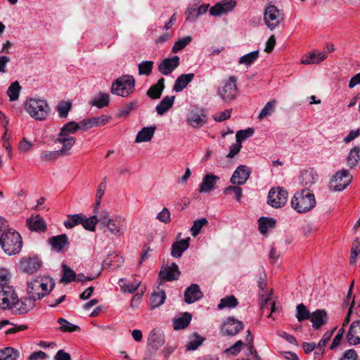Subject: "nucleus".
I'll use <instances>...</instances> for the list:
<instances>
[{
    "mask_svg": "<svg viewBox=\"0 0 360 360\" xmlns=\"http://www.w3.org/2000/svg\"><path fill=\"white\" fill-rule=\"evenodd\" d=\"M0 245L8 255L18 253L22 246V238L19 233L8 228V221L0 217Z\"/></svg>",
    "mask_w": 360,
    "mask_h": 360,
    "instance_id": "obj_1",
    "label": "nucleus"
},
{
    "mask_svg": "<svg viewBox=\"0 0 360 360\" xmlns=\"http://www.w3.org/2000/svg\"><path fill=\"white\" fill-rule=\"evenodd\" d=\"M55 283L48 278H37L27 282V292L33 301L39 300L49 295L53 290Z\"/></svg>",
    "mask_w": 360,
    "mask_h": 360,
    "instance_id": "obj_2",
    "label": "nucleus"
},
{
    "mask_svg": "<svg viewBox=\"0 0 360 360\" xmlns=\"http://www.w3.org/2000/svg\"><path fill=\"white\" fill-rule=\"evenodd\" d=\"M316 204L314 193L306 189L295 193L291 200L292 207L299 213H305L312 210Z\"/></svg>",
    "mask_w": 360,
    "mask_h": 360,
    "instance_id": "obj_3",
    "label": "nucleus"
},
{
    "mask_svg": "<svg viewBox=\"0 0 360 360\" xmlns=\"http://www.w3.org/2000/svg\"><path fill=\"white\" fill-rule=\"evenodd\" d=\"M27 112L36 120H46L50 112V107L45 100L30 98L25 103Z\"/></svg>",
    "mask_w": 360,
    "mask_h": 360,
    "instance_id": "obj_4",
    "label": "nucleus"
},
{
    "mask_svg": "<svg viewBox=\"0 0 360 360\" xmlns=\"http://www.w3.org/2000/svg\"><path fill=\"white\" fill-rule=\"evenodd\" d=\"M135 80L131 75H122L112 84L111 93L122 97H127L134 91Z\"/></svg>",
    "mask_w": 360,
    "mask_h": 360,
    "instance_id": "obj_5",
    "label": "nucleus"
},
{
    "mask_svg": "<svg viewBox=\"0 0 360 360\" xmlns=\"http://www.w3.org/2000/svg\"><path fill=\"white\" fill-rule=\"evenodd\" d=\"M105 226L112 235L120 237L123 236L127 231V219L121 215L116 214L111 217L110 219L105 222Z\"/></svg>",
    "mask_w": 360,
    "mask_h": 360,
    "instance_id": "obj_6",
    "label": "nucleus"
},
{
    "mask_svg": "<svg viewBox=\"0 0 360 360\" xmlns=\"http://www.w3.org/2000/svg\"><path fill=\"white\" fill-rule=\"evenodd\" d=\"M283 20V14L276 6L269 5L265 8L264 21L267 27L271 30L278 27Z\"/></svg>",
    "mask_w": 360,
    "mask_h": 360,
    "instance_id": "obj_7",
    "label": "nucleus"
},
{
    "mask_svg": "<svg viewBox=\"0 0 360 360\" xmlns=\"http://www.w3.org/2000/svg\"><path fill=\"white\" fill-rule=\"evenodd\" d=\"M237 77L231 76L223 82V85L218 90L221 98L228 102L235 99L237 96Z\"/></svg>",
    "mask_w": 360,
    "mask_h": 360,
    "instance_id": "obj_8",
    "label": "nucleus"
},
{
    "mask_svg": "<svg viewBox=\"0 0 360 360\" xmlns=\"http://www.w3.org/2000/svg\"><path fill=\"white\" fill-rule=\"evenodd\" d=\"M288 192L281 188H272L268 194L267 203L275 208H280L284 206L288 199Z\"/></svg>",
    "mask_w": 360,
    "mask_h": 360,
    "instance_id": "obj_9",
    "label": "nucleus"
},
{
    "mask_svg": "<svg viewBox=\"0 0 360 360\" xmlns=\"http://www.w3.org/2000/svg\"><path fill=\"white\" fill-rule=\"evenodd\" d=\"M18 301V295L11 285L3 286L0 290V309H12L15 302Z\"/></svg>",
    "mask_w": 360,
    "mask_h": 360,
    "instance_id": "obj_10",
    "label": "nucleus"
},
{
    "mask_svg": "<svg viewBox=\"0 0 360 360\" xmlns=\"http://www.w3.org/2000/svg\"><path fill=\"white\" fill-rule=\"evenodd\" d=\"M352 180V176L349 171L342 169L334 174L330 181V186L333 188L335 191H342L349 185Z\"/></svg>",
    "mask_w": 360,
    "mask_h": 360,
    "instance_id": "obj_11",
    "label": "nucleus"
},
{
    "mask_svg": "<svg viewBox=\"0 0 360 360\" xmlns=\"http://www.w3.org/2000/svg\"><path fill=\"white\" fill-rule=\"evenodd\" d=\"M244 328V324L233 317H228L221 326L220 333L222 335L235 336Z\"/></svg>",
    "mask_w": 360,
    "mask_h": 360,
    "instance_id": "obj_12",
    "label": "nucleus"
},
{
    "mask_svg": "<svg viewBox=\"0 0 360 360\" xmlns=\"http://www.w3.org/2000/svg\"><path fill=\"white\" fill-rule=\"evenodd\" d=\"M251 174V169L246 165H240L233 172L231 182L233 185H243L246 183Z\"/></svg>",
    "mask_w": 360,
    "mask_h": 360,
    "instance_id": "obj_13",
    "label": "nucleus"
},
{
    "mask_svg": "<svg viewBox=\"0 0 360 360\" xmlns=\"http://www.w3.org/2000/svg\"><path fill=\"white\" fill-rule=\"evenodd\" d=\"M207 120V117L202 109L192 110L187 115V122L194 128L203 126Z\"/></svg>",
    "mask_w": 360,
    "mask_h": 360,
    "instance_id": "obj_14",
    "label": "nucleus"
},
{
    "mask_svg": "<svg viewBox=\"0 0 360 360\" xmlns=\"http://www.w3.org/2000/svg\"><path fill=\"white\" fill-rule=\"evenodd\" d=\"M236 5V1L235 0H222L210 9V14L212 16H219L231 11Z\"/></svg>",
    "mask_w": 360,
    "mask_h": 360,
    "instance_id": "obj_15",
    "label": "nucleus"
},
{
    "mask_svg": "<svg viewBox=\"0 0 360 360\" xmlns=\"http://www.w3.org/2000/svg\"><path fill=\"white\" fill-rule=\"evenodd\" d=\"M41 264V261L37 257H29L20 260L19 268L24 273L32 274L39 269Z\"/></svg>",
    "mask_w": 360,
    "mask_h": 360,
    "instance_id": "obj_16",
    "label": "nucleus"
},
{
    "mask_svg": "<svg viewBox=\"0 0 360 360\" xmlns=\"http://www.w3.org/2000/svg\"><path fill=\"white\" fill-rule=\"evenodd\" d=\"M179 60L180 59L178 56L165 58L158 65V69L162 75H168L179 65Z\"/></svg>",
    "mask_w": 360,
    "mask_h": 360,
    "instance_id": "obj_17",
    "label": "nucleus"
},
{
    "mask_svg": "<svg viewBox=\"0 0 360 360\" xmlns=\"http://www.w3.org/2000/svg\"><path fill=\"white\" fill-rule=\"evenodd\" d=\"M110 120V117L102 115L101 116L93 117L91 118H86L80 121L82 130L86 131L94 127L103 126Z\"/></svg>",
    "mask_w": 360,
    "mask_h": 360,
    "instance_id": "obj_18",
    "label": "nucleus"
},
{
    "mask_svg": "<svg viewBox=\"0 0 360 360\" xmlns=\"http://www.w3.org/2000/svg\"><path fill=\"white\" fill-rule=\"evenodd\" d=\"M72 134L66 131H62L60 129V132L56 139V141L63 145L60 149V153L63 154H70L69 151L76 142V138L71 136Z\"/></svg>",
    "mask_w": 360,
    "mask_h": 360,
    "instance_id": "obj_19",
    "label": "nucleus"
},
{
    "mask_svg": "<svg viewBox=\"0 0 360 360\" xmlns=\"http://www.w3.org/2000/svg\"><path fill=\"white\" fill-rule=\"evenodd\" d=\"M318 179L319 176L316 172L312 168H309L308 169L302 171L300 176L301 185L307 191H309V188L316 184Z\"/></svg>",
    "mask_w": 360,
    "mask_h": 360,
    "instance_id": "obj_20",
    "label": "nucleus"
},
{
    "mask_svg": "<svg viewBox=\"0 0 360 360\" xmlns=\"http://www.w3.org/2000/svg\"><path fill=\"white\" fill-rule=\"evenodd\" d=\"M203 296L198 284H191L184 292V300L188 304L193 303L200 300Z\"/></svg>",
    "mask_w": 360,
    "mask_h": 360,
    "instance_id": "obj_21",
    "label": "nucleus"
},
{
    "mask_svg": "<svg viewBox=\"0 0 360 360\" xmlns=\"http://www.w3.org/2000/svg\"><path fill=\"white\" fill-rule=\"evenodd\" d=\"M219 180V177L214 174H207L205 175V176L202 179V183L199 186V193H210L212 190L214 188L215 185L217 184Z\"/></svg>",
    "mask_w": 360,
    "mask_h": 360,
    "instance_id": "obj_22",
    "label": "nucleus"
},
{
    "mask_svg": "<svg viewBox=\"0 0 360 360\" xmlns=\"http://www.w3.org/2000/svg\"><path fill=\"white\" fill-rule=\"evenodd\" d=\"M347 340L350 345L360 344V321H355L351 324L348 333L346 336Z\"/></svg>",
    "mask_w": 360,
    "mask_h": 360,
    "instance_id": "obj_23",
    "label": "nucleus"
},
{
    "mask_svg": "<svg viewBox=\"0 0 360 360\" xmlns=\"http://www.w3.org/2000/svg\"><path fill=\"white\" fill-rule=\"evenodd\" d=\"M310 321L312 323V327L315 330L319 329L325 325L328 321L327 313L323 309H317L311 314Z\"/></svg>",
    "mask_w": 360,
    "mask_h": 360,
    "instance_id": "obj_24",
    "label": "nucleus"
},
{
    "mask_svg": "<svg viewBox=\"0 0 360 360\" xmlns=\"http://www.w3.org/2000/svg\"><path fill=\"white\" fill-rule=\"evenodd\" d=\"M49 243L52 249L57 252H62L69 245L68 238L65 233L51 237L49 239Z\"/></svg>",
    "mask_w": 360,
    "mask_h": 360,
    "instance_id": "obj_25",
    "label": "nucleus"
},
{
    "mask_svg": "<svg viewBox=\"0 0 360 360\" xmlns=\"http://www.w3.org/2000/svg\"><path fill=\"white\" fill-rule=\"evenodd\" d=\"M181 274L178 265L172 263L171 266L160 271V277L162 280L172 281L177 280Z\"/></svg>",
    "mask_w": 360,
    "mask_h": 360,
    "instance_id": "obj_26",
    "label": "nucleus"
},
{
    "mask_svg": "<svg viewBox=\"0 0 360 360\" xmlns=\"http://www.w3.org/2000/svg\"><path fill=\"white\" fill-rule=\"evenodd\" d=\"M165 343V335L160 330H153L148 338V345L155 350L162 347Z\"/></svg>",
    "mask_w": 360,
    "mask_h": 360,
    "instance_id": "obj_27",
    "label": "nucleus"
},
{
    "mask_svg": "<svg viewBox=\"0 0 360 360\" xmlns=\"http://www.w3.org/2000/svg\"><path fill=\"white\" fill-rule=\"evenodd\" d=\"M27 226L31 231L44 232L46 230V224L42 217L39 215L31 217L27 219Z\"/></svg>",
    "mask_w": 360,
    "mask_h": 360,
    "instance_id": "obj_28",
    "label": "nucleus"
},
{
    "mask_svg": "<svg viewBox=\"0 0 360 360\" xmlns=\"http://www.w3.org/2000/svg\"><path fill=\"white\" fill-rule=\"evenodd\" d=\"M34 301L30 297L25 301L19 300L18 298V301L15 302L12 310L16 314H23L30 311L34 307Z\"/></svg>",
    "mask_w": 360,
    "mask_h": 360,
    "instance_id": "obj_29",
    "label": "nucleus"
},
{
    "mask_svg": "<svg viewBox=\"0 0 360 360\" xmlns=\"http://www.w3.org/2000/svg\"><path fill=\"white\" fill-rule=\"evenodd\" d=\"M155 130L156 126L155 125L142 128L137 134L135 142L141 143L150 141L153 137Z\"/></svg>",
    "mask_w": 360,
    "mask_h": 360,
    "instance_id": "obj_30",
    "label": "nucleus"
},
{
    "mask_svg": "<svg viewBox=\"0 0 360 360\" xmlns=\"http://www.w3.org/2000/svg\"><path fill=\"white\" fill-rule=\"evenodd\" d=\"M190 238L188 237L184 240H181L174 243L172 246L171 255L172 257L179 258L183 252L189 247Z\"/></svg>",
    "mask_w": 360,
    "mask_h": 360,
    "instance_id": "obj_31",
    "label": "nucleus"
},
{
    "mask_svg": "<svg viewBox=\"0 0 360 360\" xmlns=\"http://www.w3.org/2000/svg\"><path fill=\"white\" fill-rule=\"evenodd\" d=\"M194 78L193 73L182 74L176 79L173 90L176 92L182 91Z\"/></svg>",
    "mask_w": 360,
    "mask_h": 360,
    "instance_id": "obj_32",
    "label": "nucleus"
},
{
    "mask_svg": "<svg viewBox=\"0 0 360 360\" xmlns=\"http://www.w3.org/2000/svg\"><path fill=\"white\" fill-rule=\"evenodd\" d=\"M165 89V79L160 78L158 79L157 84L151 86L147 91L146 94L152 99L160 98L162 91Z\"/></svg>",
    "mask_w": 360,
    "mask_h": 360,
    "instance_id": "obj_33",
    "label": "nucleus"
},
{
    "mask_svg": "<svg viewBox=\"0 0 360 360\" xmlns=\"http://www.w3.org/2000/svg\"><path fill=\"white\" fill-rule=\"evenodd\" d=\"M122 292L134 293L138 289L141 284V281L135 280L134 282L127 281L126 278H120L118 281Z\"/></svg>",
    "mask_w": 360,
    "mask_h": 360,
    "instance_id": "obj_34",
    "label": "nucleus"
},
{
    "mask_svg": "<svg viewBox=\"0 0 360 360\" xmlns=\"http://www.w3.org/2000/svg\"><path fill=\"white\" fill-rule=\"evenodd\" d=\"M174 98V96H165L156 106L155 110L157 111V113L159 115H162L166 112H167L172 107Z\"/></svg>",
    "mask_w": 360,
    "mask_h": 360,
    "instance_id": "obj_35",
    "label": "nucleus"
},
{
    "mask_svg": "<svg viewBox=\"0 0 360 360\" xmlns=\"http://www.w3.org/2000/svg\"><path fill=\"white\" fill-rule=\"evenodd\" d=\"M276 220L271 217H262L258 219L259 230L262 234L267 233L269 229L275 227Z\"/></svg>",
    "mask_w": 360,
    "mask_h": 360,
    "instance_id": "obj_36",
    "label": "nucleus"
},
{
    "mask_svg": "<svg viewBox=\"0 0 360 360\" xmlns=\"http://www.w3.org/2000/svg\"><path fill=\"white\" fill-rule=\"evenodd\" d=\"M192 316L188 312H185L181 317L174 319L173 328L175 330L186 328L191 323Z\"/></svg>",
    "mask_w": 360,
    "mask_h": 360,
    "instance_id": "obj_37",
    "label": "nucleus"
},
{
    "mask_svg": "<svg viewBox=\"0 0 360 360\" xmlns=\"http://www.w3.org/2000/svg\"><path fill=\"white\" fill-rule=\"evenodd\" d=\"M166 299V294L164 290H158L151 294L150 297V306L154 309L162 305Z\"/></svg>",
    "mask_w": 360,
    "mask_h": 360,
    "instance_id": "obj_38",
    "label": "nucleus"
},
{
    "mask_svg": "<svg viewBox=\"0 0 360 360\" xmlns=\"http://www.w3.org/2000/svg\"><path fill=\"white\" fill-rule=\"evenodd\" d=\"M63 276L60 280L61 283H69L76 281L75 272L66 264H62Z\"/></svg>",
    "mask_w": 360,
    "mask_h": 360,
    "instance_id": "obj_39",
    "label": "nucleus"
},
{
    "mask_svg": "<svg viewBox=\"0 0 360 360\" xmlns=\"http://www.w3.org/2000/svg\"><path fill=\"white\" fill-rule=\"evenodd\" d=\"M82 214H68L63 222V225L66 229H72L79 224L82 225Z\"/></svg>",
    "mask_w": 360,
    "mask_h": 360,
    "instance_id": "obj_40",
    "label": "nucleus"
},
{
    "mask_svg": "<svg viewBox=\"0 0 360 360\" xmlns=\"http://www.w3.org/2000/svg\"><path fill=\"white\" fill-rule=\"evenodd\" d=\"M110 96L107 94L100 92L98 97L94 98L90 102V104L93 106H96L98 108H103L109 105Z\"/></svg>",
    "mask_w": 360,
    "mask_h": 360,
    "instance_id": "obj_41",
    "label": "nucleus"
},
{
    "mask_svg": "<svg viewBox=\"0 0 360 360\" xmlns=\"http://www.w3.org/2000/svg\"><path fill=\"white\" fill-rule=\"evenodd\" d=\"M360 160V147L356 146L351 149L347 158V165L350 168L354 167Z\"/></svg>",
    "mask_w": 360,
    "mask_h": 360,
    "instance_id": "obj_42",
    "label": "nucleus"
},
{
    "mask_svg": "<svg viewBox=\"0 0 360 360\" xmlns=\"http://www.w3.org/2000/svg\"><path fill=\"white\" fill-rule=\"evenodd\" d=\"M98 223V217L96 214H94L89 217H86L84 214H83V219L82 221V226L86 230L90 231H94L96 225Z\"/></svg>",
    "mask_w": 360,
    "mask_h": 360,
    "instance_id": "obj_43",
    "label": "nucleus"
},
{
    "mask_svg": "<svg viewBox=\"0 0 360 360\" xmlns=\"http://www.w3.org/2000/svg\"><path fill=\"white\" fill-rule=\"evenodd\" d=\"M18 356V351L12 347L0 349V360H16Z\"/></svg>",
    "mask_w": 360,
    "mask_h": 360,
    "instance_id": "obj_44",
    "label": "nucleus"
},
{
    "mask_svg": "<svg viewBox=\"0 0 360 360\" xmlns=\"http://www.w3.org/2000/svg\"><path fill=\"white\" fill-rule=\"evenodd\" d=\"M58 323L60 325L59 330L63 332L70 333L80 330V327L79 326L74 325L63 318H59L58 319Z\"/></svg>",
    "mask_w": 360,
    "mask_h": 360,
    "instance_id": "obj_45",
    "label": "nucleus"
},
{
    "mask_svg": "<svg viewBox=\"0 0 360 360\" xmlns=\"http://www.w3.org/2000/svg\"><path fill=\"white\" fill-rule=\"evenodd\" d=\"M191 339L186 346L188 351L195 350L205 341V338L197 333H194Z\"/></svg>",
    "mask_w": 360,
    "mask_h": 360,
    "instance_id": "obj_46",
    "label": "nucleus"
},
{
    "mask_svg": "<svg viewBox=\"0 0 360 360\" xmlns=\"http://www.w3.org/2000/svg\"><path fill=\"white\" fill-rule=\"evenodd\" d=\"M21 86L18 82H12L7 90V95L11 101H15L18 99Z\"/></svg>",
    "mask_w": 360,
    "mask_h": 360,
    "instance_id": "obj_47",
    "label": "nucleus"
},
{
    "mask_svg": "<svg viewBox=\"0 0 360 360\" xmlns=\"http://www.w3.org/2000/svg\"><path fill=\"white\" fill-rule=\"evenodd\" d=\"M276 105V101L275 100L266 103L258 115V119L262 120L267 116L271 115L275 111Z\"/></svg>",
    "mask_w": 360,
    "mask_h": 360,
    "instance_id": "obj_48",
    "label": "nucleus"
},
{
    "mask_svg": "<svg viewBox=\"0 0 360 360\" xmlns=\"http://www.w3.org/2000/svg\"><path fill=\"white\" fill-rule=\"evenodd\" d=\"M238 300L237 299L233 296V295H229V296H226L224 298H222L221 300H220V302L219 304H218V308L219 309H222L224 308H234L235 307H236L238 305Z\"/></svg>",
    "mask_w": 360,
    "mask_h": 360,
    "instance_id": "obj_49",
    "label": "nucleus"
},
{
    "mask_svg": "<svg viewBox=\"0 0 360 360\" xmlns=\"http://www.w3.org/2000/svg\"><path fill=\"white\" fill-rule=\"evenodd\" d=\"M72 103L70 101H61L56 106L58 116L60 118H66L71 110Z\"/></svg>",
    "mask_w": 360,
    "mask_h": 360,
    "instance_id": "obj_50",
    "label": "nucleus"
},
{
    "mask_svg": "<svg viewBox=\"0 0 360 360\" xmlns=\"http://www.w3.org/2000/svg\"><path fill=\"white\" fill-rule=\"evenodd\" d=\"M296 309H297L296 318L297 319L298 321L302 322L305 320H308L310 319L311 313L307 309V308L306 307V306L304 304H302V303L299 304L297 306Z\"/></svg>",
    "mask_w": 360,
    "mask_h": 360,
    "instance_id": "obj_51",
    "label": "nucleus"
},
{
    "mask_svg": "<svg viewBox=\"0 0 360 360\" xmlns=\"http://www.w3.org/2000/svg\"><path fill=\"white\" fill-rule=\"evenodd\" d=\"M259 57V51H254L240 57L238 63L246 66L252 65Z\"/></svg>",
    "mask_w": 360,
    "mask_h": 360,
    "instance_id": "obj_52",
    "label": "nucleus"
},
{
    "mask_svg": "<svg viewBox=\"0 0 360 360\" xmlns=\"http://www.w3.org/2000/svg\"><path fill=\"white\" fill-rule=\"evenodd\" d=\"M153 62L151 60H145L141 62L138 65L139 75H150L153 68Z\"/></svg>",
    "mask_w": 360,
    "mask_h": 360,
    "instance_id": "obj_53",
    "label": "nucleus"
},
{
    "mask_svg": "<svg viewBox=\"0 0 360 360\" xmlns=\"http://www.w3.org/2000/svg\"><path fill=\"white\" fill-rule=\"evenodd\" d=\"M207 224L208 221L206 218H201L194 221L193 224L191 228V235L193 237L197 236L199 234L201 229Z\"/></svg>",
    "mask_w": 360,
    "mask_h": 360,
    "instance_id": "obj_54",
    "label": "nucleus"
},
{
    "mask_svg": "<svg viewBox=\"0 0 360 360\" xmlns=\"http://www.w3.org/2000/svg\"><path fill=\"white\" fill-rule=\"evenodd\" d=\"M62 131H66L68 134H74L79 129H82V127L80 126V122H76L75 121H70L65 124L61 127Z\"/></svg>",
    "mask_w": 360,
    "mask_h": 360,
    "instance_id": "obj_55",
    "label": "nucleus"
},
{
    "mask_svg": "<svg viewBox=\"0 0 360 360\" xmlns=\"http://www.w3.org/2000/svg\"><path fill=\"white\" fill-rule=\"evenodd\" d=\"M191 39H192L191 37H186L179 39L174 44L172 49V52L177 53L179 51L182 50L184 48H185L187 45L189 44V43L191 41Z\"/></svg>",
    "mask_w": 360,
    "mask_h": 360,
    "instance_id": "obj_56",
    "label": "nucleus"
},
{
    "mask_svg": "<svg viewBox=\"0 0 360 360\" xmlns=\"http://www.w3.org/2000/svg\"><path fill=\"white\" fill-rule=\"evenodd\" d=\"M254 134V129L252 128H248L244 130H239L236 132V142L241 143L242 141L250 138Z\"/></svg>",
    "mask_w": 360,
    "mask_h": 360,
    "instance_id": "obj_57",
    "label": "nucleus"
},
{
    "mask_svg": "<svg viewBox=\"0 0 360 360\" xmlns=\"http://www.w3.org/2000/svg\"><path fill=\"white\" fill-rule=\"evenodd\" d=\"M360 254V241L359 239H355L352 243L350 256V263L354 264L356 262V258Z\"/></svg>",
    "mask_w": 360,
    "mask_h": 360,
    "instance_id": "obj_58",
    "label": "nucleus"
},
{
    "mask_svg": "<svg viewBox=\"0 0 360 360\" xmlns=\"http://www.w3.org/2000/svg\"><path fill=\"white\" fill-rule=\"evenodd\" d=\"M231 192L234 193L235 198L237 201H240V199L243 195V190L240 187L234 185L229 186L223 189V193L225 194H228Z\"/></svg>",
    "mask_w": 360,
    "mask_h": 360,
    "instance_id": "obj_59",
    "label": "nucleus"
},
{
    "mask_svg": "<svg viewBox=\"0 0 360 360\" xmlns=\"http://www.w3.org/2000/svg\"><path fill=\"white\" fill-rule=\"evenodd\" d=\"M60 150L55 151H46L41 155V158L45 161H50L57 159L58 156H64L68 154L61 153Z\"/></svg>",
    "mask_w": 360,
    "mask_h": 360,
    "instance_id": "obj_60",
    "label": "nucleus"
},
{
    "mask_svg": "<svg viewBox=\"0 0 360 360\" xmlns=\"http://www.w3.org/2000/svg\"><path fill=\"white\" fill-rule=\"evenodd\" d=\"M244 345L242 340H238L234 345L224 350V353L237 355L241 351V347Z\"/></svg>",
    "mask_w": 360,
    "mask_h": 360,
    "instance_id": "obj_61",
    "label": "nucleus"
},
{
    "mask_svg": "<svg viewBox=\"0 0 360 360\" xmlns=\"http://www.w3.org/2000/svg\"><path fill=\"white\" fill-rule=\"evenodd\" d=\"M171 214L167 208H163V210L159 212L157 215V219L164 224H168L171 221Z\"/></svg>",
    "mask_w": 360,
    "mask_h": 360,
    "instance_id": "obj_62",
    "label": "nucleus"
},
{
    "mask_svg": "<svg viewBox=\"0 0 360 360\" xmlns=\"http://www.w3.org/2000/svg\"><path fill=\"white\" fill-rule=\"evenodd\" d=\"M186 19L188 21L193 22L198 17L196 11V6H189L185 12Z\"/></svg>",
    "mask_w": 360,
    "mask_h": 360,
    "instance_id": "obj_63",
    "label": "nucleus"
},
{
    "mask_svg": "<svg viewBox=\"0 0 360 360\" xmlns=\"http://www.w3.org/2000/svg\"><path fill=\"white\" fill-rule=\"evenodd\" d=\"M358 355L354 349L346 350L339 360H357Z\"/></svg>",
    "mask_w": 360,
    "mask_h": 360,
    "instance_id": "obj_64",
    "label": "nucleus"
}]
</instances>
